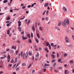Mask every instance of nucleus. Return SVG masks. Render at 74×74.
Instances as JSON below:
<instances>
[{
	"label": "nucleus",
	"mask_w": 74,
	"mask_h": 74,
	"mask_svg": "<svg viewBox=\"0 0 74 74\" xmlns=\"http://www.w3.org/2000/svg\"><path fill=\"white\" fill-rule=\"evenodd\" d=\"M62 23L64 27H66V25H69V19L65 18L64 21L62 22Z\"/></svg>",
	"instance_id": "nucleus-1"
},
{
	"label": "nucleus",
	"mask_w": 74,
	"mask_h": 74,
	"mask_svg": "<svg viewBox=\"0 0 74 74\" xmlns=\"http://www.w3.org/2000/svg\"><path fill=\"white\" fill-rule=\"evenodd\" d=\"M28 56V53L26 52V53H24L23 54V59H26Z\"/></svg>",
	"instance_id": "nucleus-2"
},
{
	"label": "nucleus",
	"mask_w": 74,
	"mask_h": 74,
	"mask_svg": "<svg viewBox=\"0 0 74 74\" xmlns=\"http://www.w3.org/2000/svg\"><path fill=\"white\" fill-rule=\"evenodd\" d=\"M65 40L66 41V42L68 43L69 42V38L67 37V36H66L65 37Z\"/></svg>",
	"instance_id": "nucleus-3"
},
{
	"label": "nucleus",
	"mask_w": 74,
	"mask_h": 74,
	"mask_svg": "<svg viewBox=\"0 0 74 74\" xmlns=\"http://www.w3.org/2000/svg\"><path fill=\"white\" fill-rule=\"evenodd\" d=\"M48 5H49V3H46L45 4L44 6V7H48Z\"/></svg>",
	"instance_id": "nucleus-4"
},
{
	"label": "nucleus",
	"mask_w": 74,
	"mask_h": 74,
	"mask_svg": "<svg viewBox=\"0 0 74 74\" xmlns=\"http://www.w3.org/2000/svg\"><path fill=\"white\" fill-rule=\"evenodd\" d=\"M27 37H24V36H22V38L23 39V40H26V39H27Z\"/></svg>",
	"instance_id": "nucleus-5"
},
{
	"label": "nucleus",
	"mask_w": 74,
	"mask_h": 74,
	"mask_svg": "<svg viewBox=\"0 0 74 74\" xmlns=\"http://www.w3.org/2000/svg\"><path fill=\"white\" fill-rule=\"evenodd\" d=\"M18 26H21V22L20 21H18Z\"/></svg>",
	"instance_id": "nucleus-6"
},
{
	"label": "nucleus",
	"mask_w": 74,
	"mask_h": 74,
	"mask_svg": "<svg viewBox=\"0 0 74 74\" xmlns=\"http://www.w3.org/2000/svg\"><path fill=\"white\" fill-rule=\"evenodd\" d=\"M63 10H64V11H67V8L65 7H63L62 8Z\"/></svg>",
	"instance_id": "nucleus-7"
},
{
	"label": "nucleus",
	"mask_w": 74,
	"mask_h": 74,
	"mask_svg": "<svg viewBox=\"0 0 74 74\" xmlns=\"http://www.w3.org/2000/svg\"><path fill=\"white\" fill-rule=\"evenodd\" d=\"M55 29H57V30H59V31H60V29H59L58 27L56 26L55 27Z\"/></svg>",
	"instance_id": "nucleus-8"
},
{
	"label": "nucleus",
	"mask_w": 74,
	"mask_h": 74,
	"mask_svg": "<svg viewBox=\"0 0 74 74\" xmlns=\"http://www.w3.org/2000/svg\"><path fill=\"white\" fill-rule=\"evenodd\" d=\"M18 29L19 32H21L22 31L21 30V27H18Z\"/></svg>",
	"instance_id": "nucleus-9"
},
{
	"label": "nucleus",
	"mask_w": 74,
	"mask_h": 74,
	"mask_svg": "<svg viewBox=\"0 0 74 74\" xmlns=\"http://www.w3.org/2000/svg\"><path fill=\"white\" fill-rule=\"evenodd\" d=\"M36 36L38 38H40V35L38 33H36Z\"/></svg>",
	"instance_id": "nucleus-10"
},
{
	"label": "nucleus",
	"mask_w": 74,
	"mask_h": 74,
	"mask_svg": "<svg viewBox=\"0 0 74 74\" xmlns=\"http://www.w3.org/2000/svg\"><path fill=\"white\" fill-rule=\"evenodd\" d=\"M14 50H11L10 51V53H14Z\"/></svg>",
	"instance_id": "nucleus-11"
},
{
	"label": "nucleus",
	"mask_w": 74,
	"mask_h": 74,
	"mask_svg": "<svg viewBox=\"0 0 74 74\" xmlns=\"http://www.w3.org/2000/svg\"><path fill=\"white\" fill-rule=\"evenodd\" d=\"M73 47V45H71L68 46V47H69V48H72V47Z\"/></svg>",
	"instance_id": "nucleus-12"
},
{
	"label": "nucleus",
	"mask_w": 74,
	"mask_h": 74,
	"mask_svg": "<svg viewBox=\"0 0 74 74\" xmlns=\"http://www.w3.org/2000/svg\"><path fill=\"white\" fill-rule=\"evenodd\" d=\"M8 0H5L3 1V3H6L8 2Z\"/></svg>",
	"instance_id": "nucleus-13"
},
{
	"label": "nucleus",
	"mask_w": 74,
	"mask_h": 74,
	"mask_svg": "<svg viewBox=\"0 0 74 74\" xmlns=\"http://www.w3.org/2000/svg\"><path fill=\"white\" fill-rule=\"evenodd\" d=\"M23 51H22L20 52V54H21V57H22L23 56Z\"/></svg>",
	"instance_id": "nucleus-14"
},
{
	"label": "nucleus",
	"mask_w": 74,
	"mask_h": 74,
	"mask_svg": "<svg viewBox=\"0 0 74 74\" xmlns=\"http://www.w3.org/2000/svg\"><path fill=\"white\" fill-rule=\"evenodd\" d=\"M45 67H47V66H49V64H48L47 63L45 64Z\"/></svg>",
	"instance_id": "nucleus-15"
},
{
	"label": "nucleus",
	"mask_w": 74,
	"mask_h": 74,
	"mask_svg": "<svg viewBox=\"0 0 74 74\" xmlns=\"http://www.w3.org/2000/svg\"><path fill=\"white\" fill-rule=\"evenodd\" d=\"M32 30L33 31V32H34V31H35V28H34V26L32 27Z\"/></svg>",
	"instance_id": "nucleus-16"
},
{
	"label": "nucleus",
	"mask_w": 74,
	"mask_h": 74,
	"mask_svg": "<svg viewBox=\"0 0 74 74\" xmlns=\"http://www.w3.org/2000/svg\"><path fill=\"white\" fill-rule=\"evenodd\" d=\"M49 45V42H47L46 44V47H48V45Z\"/></svg>",
	"instance_id": "nucleus-17"
},
{
	"label": "nucleus",
	"mask_w": 74,
	"mask_h": 74,
	"mask_svg": "<svg viewBox=\"0 0 74 74\" xmlns=\"http://www.w3.org/2000/svg\"><path fill=\"white\" fill-rule=\"evenodd\" d=\"M39 56H40V54H37L35 56V57L36 58H38V57H39Z\"/></svg>",
	"instance_id": "nucleus-18"
},
{
	"label": "nucleus",
	"mask_w": 74,
	"mask_h": 74,
	"mask_svg": "<svg viewBox=\"0 0 74 74\" xmlns=\"http://www.w3.org/2000/svg\"><path fill=\"white\" fill-rule=\"evenodd\" d=\"M45 51L47 52H49V51L48 50V49H47V48L45 49Z\"/></svg>",
	"instance_id": "nucleus-19"
},
{
	"label": "nucleus",
	"mask_w": 74,
	"mask_h": 74,
	"mask_svg": "<svg viewBox=\"0 0 74 74\" xmlns=\"http://www.w3.org/2000/svg\"><path fill=\"white\" fill-rule=\"evenodd\" d=\"M56 62H55L53 65V67H55V66H56Z\"/></svg>",
	"instance_id": "nucleus-20"
},
{
	"label": "nucleus",
	"mask_w": 74,
	"mask_h": 74,
	"mask_svg": "<svg viewBox=\"0 0 74 74\" xmlns=\"http://www.w3.org/2000/svg\"><path fill=\"white\" fill-rule=\"evenodd\" d=\"M69 63H74V61L73 60H71L69 62Z\"/></svg>",
	"instance_id": "nucleus-21"
},
{
	"label": "nucleus",
	"mask_w": 74,
	"mask_h": 74,
	"mask_svg": "<svg viewBox=\"0 0 74 74\" xmlns=\"http://www.w3.org/2000/svg\"><path fill=\"white\" fill-rule=\"evenodd\" d=\"M35 40L36 41L37 43H38L39 42V41L38 40V39H37V38Z\"/></svg>",
	"instance_id": "nucleus-22"
},
{
	"label": "nucleus",
	"mask_w": 74,
	"mask_h": 74,
	"mask_svg": "<svg viewBox=\"0 0 74 74\" xmlns=\"http://www.w3.org/2000/svg\"><path fill=\"white\" fill-rule=\"evenodd\" d=\"M60 25H61V22H59L58 24V26H60Z\"/></svg>",
	"instance_id": "nucleus-23"
},
{
	"label": "nucleus",
	"mask_w": 74,
	"mask_h": 74,
	"mask_svg": "<svg viewBox=\"0 0 74 74\" xmlns=\"http://www.w3.org/2000/svg\"><path fill=\"white\" fill-rule=\"evenodd\" d=\"M28 41L29 43H32V40H31V39H29L28 40Z\"/></svg>",
	"instance_id": "nucleus-24"
},
{
	"label": "nucleus",
	"mask_w": 74,
	"mask_h": 74,
	"mask_svg": "<svg viewBox=\"0 0 74 74\" xmlns=\"http://www.w3.org/2000/svg\"><path fill=\"white\" fill-rule=\"evenodd\" d=\"M15 63H16L17 62V58L16 57L15 59Z\"/></svg>",
	"instance_id": "nucleus-25"
},
{
	"label": "nucleus",
	"mask_w": 74,
	"mask_h": 74,
	"mask_svg": "<svg viewBox=\"0 0 74 74\" xmlns=\"http://www.w3.org/2000/svg\"><path fill=\"white\" fill-rule=\"evenodd\" d=\"M28 54L29 55H30V56H32V53L30 52H28Z\"/></svg>",
	"instance_id": "nucleus-26"
},
{
	"label": "nucleus",
	"mask_w": 74,
	"mask_h": 74,
	"mask_svg": "<svg viewBox=\"0 0 74 74\" xmlns=\"http://www.w3.org/2000/svg\"><path fill=\"white\" fill-rule=\"evenodd\" d=\"M16 47H14V46H12L11 49H16Z\"/></svg>",
	"instance_id": "nucleus-27"
},
{
	"label": "nucleus",
	"mask_w": 74,
	"mask_h": 74,
	"mask_svg": "<svg viewBox=\"0 0 74 74\" xmlns=\"http://www.w3.org/2000/svg\"><path fill=\"white\" fill-rule=\"evenodd\" d=\"M7 34H10V30H8L7 32Z\"/></svg>",
	"instance_id": "nucleus-28"
},
{
	"label": "nucleus",
	"mask_w": 74,
	"mask_h": 74,
	"mask_svg": "<svg viewBox=\"0 0 74 74\" xmlns=\"http://www.w3.org/2000/svg\"><path fill=\"white\" fill-rule=\"evenodd\" d=\"M67 70H65L64 71L65 74H67Z\"/></svg>",
	"instance_id": "nucleus-29"
},
{
	"label": "nucleus",
	"mask_w": 74,
	"mask_h": 74,
	"mask_svg": "<svg viewBox=\"0 0 74 74\" xmlns=\"http://www.w3.org/2000/svg\"><path fill=\"white\" fill-rule=\"evenodd\" d=\"M51 56L53 58H55V55L53 54H52Z\"/></svg>",
	"instance_id": "nucleus-30"
},
{
	"label": "nucleus",
	"mask_w": 74,
	"mask_h": 74,
	"mask_svg": "<svg viewBox=\"0 0 74 74\" xmlns=\"http://www.w3.org/2000/svg\"><path fill=\"white\" fill-rule=\"evenodd\" d=\"M48 47L49 48V49L50 50H51V46L50 45H49L48 46Z\"/></svg>",
	"instance_id": "nucleus-31"
},
{
	"label": "nucleus",
	"mask_w": 74,
	"mask_h": 74,
	"mask_svg": "<svg viewBox=\"0 0 74 74\" xmlns=\"http://www.w3.org/2000/svg\"><path fill=\"white\" fill-rule=\"evenodd\" d=\"M27 36L28 38H30V35L29 34H27Z\"/></svg>",
	"instance_id": "nucleus-32"
},
{
	"label": "nucleus",
	"mask_w": 74,
	"mask_h": 74,
	"mask_svg": "<svg viewBox=\"0 0 74 74\" xmlns=\"http://www.w3.org/2000/svg\"><path fill=\"white\" fill-rule=\"evenodd\" d=\"M14 60L12 59L11 61V63H14Z\"/></svg>",
	"instance_id": "nucleus-33"
},
{
	"label": "nucleus",
	"mask_w": 74,
	"mask_h": 74,
	"mask_svg": "<svg viewBox=\"0 0 74 74\" xmlns=\"http://www.w3.org/2000/svg\"><path fill=\"white\" fill-rule=\"evenodd\" d=\"M30 20H29L28 22L27 23V25H29V24L30 23Z\"/></svg>",
	"instance_id": "nucleus-34"
},
{
	"label": "nucleus",
	"mask_w": 74,
	"mask_h": 74,
	"mask_svg": "<svg viewBox=\"0 0 74 74\" xmlns=\"http://www.w3.org/2000/svg\"><path fill=\"white\" fill-rule=\"evenodd\" d=\"M10 17L8 16V17L7 18V20H10Z\"/></svg>",
	"instance_id": "nucleus-35"
},
{
	"label": "nucleus",
	"mask_w": 74,
	"mask_h": 74,
	"mask_svg": "<svg viewBox=\"0 0 74 74\" xmlns=\"http://www.w3.org/2000/svg\"><path fill=\"white\" fill-rule=\"evenodd\" d=\"M33 33H32L31 34V38H33Z\"/></svg>",
	"instance_id": "nucleus-36"
},
{
	"label": "nucleus",
	"mask_w": 74,
	"mask_h": 74,
	"mask_svg": "<svg viewBox=\"0 0 74 74\" xmlns=\"http://www.w3.org/2000/svg\"><path fill=\"white\" fill-rule=\"evenodd\" d=\"M1 54H3L4 53H6V52L5 51H3V52L1 53Z\"/></svg>",
	"instance_id": "nucleus-37"
},
{
	"label": "nucleus",
	"mask_w": 74,
	"mask_h": 74,
	"mask_svg": "<svg viewBox=\"0 0 74 74\" xmlns=\"http://www.w3.org/2000/svg\"><path fill=\"white\" fill-rule=\"evenodd\" d=\"M17 42L18 43H20V42L19 40H17Z\"/></svg>",
	"instance_id": "nucleus-38"
},
{
	"label": "nucleus",
	"mask_w": 74,
	"mask_h": 74,
	"mask_svg": "<svg viewBox=\"0 0 74 74\" xmlns=\"http://www.w3.org/2000/svg\"><path fill=\"white\" fill-rule=\"evenodd\" d=\"M20 56H21V53H19L18 55V59L19 58V57Z\"/></svg>",
	"instance_id": "nucleus-39"
},
{
	"label": "nucleus",
	"mask_w": 74,
	"mask_h": 74,
	"mask_svg": "<svg viewBox=\"0 0 74 74\" xmlns=\"http://www.w3.org/2000/svg\"><path fill=\"white\" fill-rule=\"evenodd\" d=\"M31 66H32V64H30L29 65L28 67V69H29V68H30V67Z\"/></svg>",
	"instance_id": "nucleus-40"
},
{
	"label": "nucleus",
	"mask_w": 74,
	"mask_h": 74,
	"mask_svg": "<svg viewBox=\"0 0 74 74\" xmlns=\"http://www.w3.org/2000/svg\"><path fill=\"white\" fill-rule=\"evenodd\" d=\"M39 29H40V31H42V28H41V27H39Z\"/></svg>",
	"instance_id": "nucleus-41"
},
{
	"label": "nucleus",
	"mask_w": 74,
	"mask_h": 74,
	"mask_svg": "<svg viewBox=\"0 0 74 74\" xmlns=\"http://www.w3.org/2000/svg\"><path fill=\"white\" fill-rule=\"evenodd\" d=\"M19 70V67H18L16 69V71H18V70Z\"/></svg>",
	"instance_id": "nucleus-42"
},
{
	"label": "nucleus",
	"mask_w": 74,
	"mask_h": 74,
	"mask_svg": "<svg viewBox=\"0 0 74 74\" xmlns=\"http://www.w3.org/2000/svg\"><path fill=\"white\" fill-rule=\"evenodd\" d=\"M49 12V11L47 10L46 12V14L47 15H48V13Z\"/></svg>",
	"instance_id": "nucleus-43"
},
{
	"label": "nucleus",
	"mask_w": 74,
	"mask_h": 74,
	"mask_svg": "<svg viewBox=\"0 0 74 74\" xmlns=\"http://www.w3.org/2000/svg\"><path fill=\"white\" fill-rule=\"evenodd\" d=\"M10 23V21H7L6 22V23Z\"/></svg>",
	"instance_id": "nucleus-44"
},
{
	"label": "nucleus",
	"mask_w": 74,
	"mask_h": 74,
	"mask_svg": "<svg viewBox=\"0 0 74 74\" xmlns=\"http://www.w3.org/2000/svg\"><path fill=\"white\" fill-rule=\"evenodd\" d=\"M10 55H8V59H10Z\"/></svg>",
	"instance_id": "nucleus-45"
},
{
	"label": "nucleus",
	"mask_w": 74,
	"mask_h": 74,
	"mask_svg": "<svg viewBox=\"0 0 74 74\" xmlns=\"http://www.w3.org/2000/svg\"><path fill=\"white\" fill-rule=\"evenodd\" d=\"M61 61V59H58V62H60Z\"/></svg>",
	"instance_id": "nucleus-46"
},
{
	"label": "nucleus",
	"mask_w": 74,
	"mask_h": 74,
	"mask_svg": "<svg viewBox=\"0 0 74 74\" xmlns=\"http://www.w3.org/2000/svg\"><path fill=\"white\" fill-rule=\"evenodd\" d=\"M67 55V53H64V57H66Z\"/></svg>",
	"instance_id": "nucleus-47"
},
{
	"label": "nucleus",
	"mask_w": 74,
	"mask_h": 74,
	"mask_svg": "<svg viewBox=\"0 0 74 74\" xmlns=\"http://www.w3.org/2000/svg\"><path fill=\"white\" fill-rule=\"evenodd\" d=\"M8 66L9 67H11L12 66V64H8Z\"/></svg>",
	"instance_id": "nucleus-48"
},
{
	"label": "nucleus",
	"mask_w": 74,
	"mask_h": 74,
	"mask_svg": "<svg viewBox=\"0 0 74 74\" xmlns=\"http://www.w3.org/2000/svg\"><path fill=\"white\" fill-rule=\"evenodd\" d=\"M56 61V60H53L51 61V62H52V63H53V62H55Z\"/></svg>",
	"instance_id": "nucleus-49"
},
{
	"label": "nucleus",
	"mask_w": 74,
	"mask_h": 74,
	"mask_svg": "<svg viewBox=\"0 0 74 74\" xmlns=\"http://www.w3.org/2000/svg\"><path fill=\"white\" fill-rule=\"evenodd\" d=\"M18 51H16V54L17 55V54L18 53Z\"/></svg>",
	"instance_id": "nucleus-50"
},
{
	"label": "nucleus",
	"mask_w": 74,
	"mask_h": 74,
	"mask_svg": "<svg viewBox=\"0 0 74 74\" xmlns=\"http://www.w3.org/2000/svg\"><path fill=\"white\" fill-rule=\"evenodd\" d=\"M5 58H4V57H1L0 59H4Z\"/></svg>",
	"instance_id": "nucleus-51"
},
{
	"label": "nucleus",
	"mask_w": 74,
	"mask_h": 74,
	"mask_svg": "<svg viewBox=\"0 0 74 74\" xmlns=\"http://www.w3.org/2000/svg\"><path fill=\"white\" fill-rule=\"evenodd\" d=\"M22 65L25 66H26V64H25V63H23L22 64Z\"/></svg>",
	"instance_id": "nucleus-52"
},
{
	"label": "nucleus",
	"mask_w": 74,
	"mask_h": 74,
	"mask_svg": "<svg viewBox=\"0 0 74 74\" xmlns=\"http://www.w3.org/2000/svg\"><path fill=\"white\" fill-rule=\"evenodd\" d=\"M57 58H59V54L58 53H57Z\"/></svg>",
	"instance_id": "nucleus-53"
},
{
	"label": "nucleus",
	"mask_w": 74,
	"mask_h": 74,
	"mask_svg": "<svg viewBox=\"0 0 74 74\" xmlns=\"http://www.w3.org/2000/svg\"><path fill=\"white\" fill-rule=\"evenodd\" d=\"M37 23H35V26L36 27H37Z\"/></svg>",
	"instance_id": "nucleus-54"
},
{
	"label": "nucleus",
	"mask_w": 74,
	"mask_h": 74,
	"mask_svg": "<svg viewBox=\"0 0 74 74\" xmlns=\"http://www.w3.org/2000/svg\"><path fill=\"white\" fill-rule=\"evenodd\" d=\"M10 24H6L7 26H10Z\"/></svg>",
	"instance_id": "nucleus-55"
},
{
	"label": "nucleus",
	"mask_w": 74,
	"mask_h": 74,
	"mask_svg": "<svg viewBox=\"0 0 74 74\" xmlns=\"http://www.w3.org/2000/svg\"><path fill=\"white\" fill-rule=\"evenodd\" d=\"M45 12H46V10H45L44 12H43V15H44V14H45Z\"/></svg>",
	"instance_id": "nucleus-56"
},
{
	"label": "nucleus",
	"mask_w": 74,
	"mask_h": 74,
	"mask_svg": "<svg viewBox=\"0 0 74 74\" xmlns=\"http://www.w3.org/2000/svg\"><path fill=\"white\" fill-rule=\"evenodd\" d=\"M72 38H73V40H74V36L72 35Z\"/></svg>",
	"instance_id": "nucleus-57"
},
{
	"label": "nucleus",
	"mask_w": 74,
	"mask_h": 74,
	"mask_svg": "<svg viewBox=\"0 0 74 74\" xmlns=\"http://www.w3.org/2000/svg\"><path fill=\"white\" fill-rule=\"evenodd\" d=\"M25 8H26V6H23L22 8H23V9H25Z\"/></svg>",
	"instance_id": "nucleus-58"
},
{
	"label": "nucleus",
	"mask_w": 74,
	"mask_h": 74,
	"mask_svg": "<svg viewBox=\"0 0 74 74\" xmlns=\"http://www.w3.org/2000/svg\"><path fill=\"white\" fill-rule=\"evenodd\" d=\"M34 72H35V70H33L32 71V73H34Z\"/></svg>",
	"instance_id": "nucleus-59"
},
{
	"label": "nucleus",
	"mask_w": 74,
	"mask_h": 74,
	"mask_svg": "<svg viewBox=\"0 0 74 74\" xmlns=\"http://www.w3.org/2000/svg\"><path fill=\"white\" fill-rule=\"evenodd\" d=\"M27 7L28 8H30V7H31V5H28Z\"/></svg>",
	"instance_id": "nucleus-60"
},
{
	"label": "nucleus",
	"mask_w": 74,
	"mask_h": 74,
	"mask_svg": "<svg viewBox=\"0 0 74 74\" xmlns=\"http://www.w3.org/2000/svg\"><path fill=\"white\" fill-rule=\"evenodd\" d=\"M42 21H44V20H45V18H43V17H42Z\"/></svg>",
	"instance_id": "nucleus-61"
},
{
	"label": "nucleus",
	"mask_w": 74,
	"mask_h": 74,
	"mask_svg": "<svg viewBox=\"0 0 74 74\" xmlns=\"http://www.w3.org/2000/svg\"><path fill=\"white\" fill-rule=\"evenodd\" d=\"M13 12V10H10V12Z\"/></svg>",
	"instance_id": "nucleus-62"
},
{
	"label": "nucleus",
	"mask_w": 74,
	"mask_h": 74,
	"mask_svg": "<svg viewBox=\"0 0 74 74\" xmlns=\"http://www.w3.org/2000/svg\"><path fill=\"white\" fill-rule=\"evenodd\" d=\"M57 48L58 49H59V48H60V46L59 45H58L57 46Z\"/></svg>",
	"instance_id": "nucleus-63"
},
{
	"label": "nucleus",
	"mask_w": 74,
	"mask_h": 74,
	"mask_svg": "<svg viewBox=\"0 0 74 74\" xmlns=\"http://www.w3.org/2000/svg\"><path fill=\"white\" fill-rule=\"evenodd\" d=\"M51 46H53V43H51Z\"/></svg>",
	"instance_id": "nucleus-64"
}]
</instances>
